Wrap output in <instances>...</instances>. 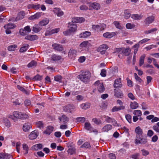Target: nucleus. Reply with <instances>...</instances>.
<instances>
[{
    "label": "nucleus",
    "instance_id": "f257e3e1",
    "mask_svg": "<svg viewBox=\"0 0 159 159\" xmlns=\"http://www.w3.org/2000/svg\"><path fill=\"white\" fill-rule=\"evenodd\" d=\"M91 76V73L89 71H87L79 75L78 78L83 81L87 82L89 80Z\"/></svg>",
    "mask_w": 159,
    "mask_h": 159
},
{
    "label": "nucleus",
    "instance_id": "f03ea898",
    "mask_svg": "<svg viewBox=\"0 0 159 159\" xmlns=\"http://www.w3.org/2000/svg\"><path fill=\"white\" fill-rule=\"evenodd\" d=\"M62 109L64 112L71 113L75 111V107L74 106L68 105L63 106Z\"/></svg>",
    "mask_w": 159,
    "mask_h": 159
},
{
    "label": "nucleus",
    "instance_id": "7ed1b4c3",
    "mask_svg": "<svg viewBox=\"0 0 159 159\" xmlns=\"http://www.w3.org/2000/svg\"><path fill=\"white\" fill-rule=\"evenodd\" d=\"M106 25L102 23L99 25H93L92 28L93 30L98 32L104 30L106 28Z\"/></svg>",
    "mask_w": 159,
    "mask_h": 159
},
{
    "label": "nucleus",
    "instance_id": "20e7f679",
    "mask_svg": "<svg viewBox=\"0 0 159 159\" xmlns=\"http://www.w3.org/2000/svg\"><path fill=\"white\" fill-rule=\"evenodd\" d=\"M74 21L69 22L68 23V27L70 31L73 33L75 32L77 30V26L76 24L73 23Z\"/></svg>",
    "mask_w": 159,
    "mask_h": 159
},
{
    "label": "nucleus",
    "instance_id": "39448f33",
    "mask_svg": "<svg viewBox=\"0 0 159 159\" xmlns=\"http://www.w3.org/2000/svg\"><path fill=\"white\" fill-rule=\"evenodd\" d=\"M147 141V139L143 138L142 135L141 136L136 137L135 140V143L136 144L139 143L144 144L146 143Z\"/></svg>",
    "mask_w": 159,
    "mask_h": 159
},
{
    "label": "nucleus",
    "instance_id": "423d86ee",
    "mask_svg": "<svg viewBox=\"0 0 159 159\" xmlns=\"http://www.w3.org/2000/svg\"><path fill=\"white\" fill-rule=\"evenodd\" d=\"M31 125L30 123H24L22 126V130L24 132H28L31 129Z\"/></svg>",
    "mask_w": 159,
    "mask_h": 159
},
{
    "label": "nucleus",
    "instance_id": "0eeeda50",
    "mask_svg": "<svg viewBox=\"0 0 159 159\" xmlns=\"http://www.w3.org/2000/svg\"><path fill=\"white\" fill-rule=\"evenodd\" d=\"M116 33L115 32H107L103 34V36L105 38L110 39L116 36Z\"/></svg>",
    "mask_w": 159,
    "mask_h": 159
},
{
    "label": "nucleus",
    "instance_id": "6e6552de",
    "mask_svg": "<svg viewBox=\"0 0 159 159\" xmlns=\"http://www.w3.org/2000/svg\"><path fill=\"white\" fill-rule=\"evenodd\" d=\"M121 81V79L120 78L116 80L114 84V87L116 88H121L122 86Z\"/></svg>",
    "mask_w": 159,
    "mask_h": 159
},
{
    "label": "nucleus",
    "instance_id": "1a4fd4ad",
    "mask_svg": "<svg viewBox=\"0 0 159 159\" xmlns=\"http://www.w3.org/2000/svg\"><path fill=\"white\" fill-rule=\"evenodd\" d=\"M154 20V17L153 16H150L147 17L144 20L145 24L149 25L152 23Z\"/></svg>",
    "mask_w": 159,
    "mask_h": 159
},
{
    "label": "nucleus",
    "instance_id": "9d476101",
    "mask_svg": "<svg viewBox=\"0 0 159 159\" xmlns=\"http://www.w3.org/2000/svg\"><path fill=\"white\" fill-rule=\"evenodd\" d=\"M135 132L136 134V137H140L142 135L143 130L139 126H138L136 128Z\"/></svg>",
    "mask_w": 159,
    "mask_h": 159
},
{
    "label": "nucleus",
    "instance_id": "9b49d317",
    "mask_svg": "<svg viewBox=\"0 0 159 159\" xmlns=\"http://www.w3.org/2000/svg\"><path fill=\"white\" fill-rule=\"evenodd\" d=\"M54 128L52 126H48L46 129L44 130L43 133L46 135H50L53 130Z\"/></svg>",
    "mask_w": 159,
    "mask_h": 159
},
{
    "label": "nucleus",
    "instance_id": "f8f14e48",
    "mask_svg": "<svg viewBox=\"0 0 159 159\" xmlns=\"http://www.w3.org/2000/svg\"><path fill=\"white\" fill-rule=\"evenodd\" d=\"M25 15L24 11H21L19 12L17 16L15 21H17L23 19Z\"/></svg>",
    "mask_w": 159,
    "mask_h": 159
},
{
    "label": "nucleus",
    "instance_id": "ddd939ff",
    "mask_svg": "<svg viewBox=\"0 0 159 159\" xmlns=\"http://www.w3.org/2000/svg\"><path fill=\"white\" fill-rule=\"evenodd\" d=\"M91 34V32L89 31H85L81 33L80 34V38H86L89 36Z\"/></svg>",
    "mask_w": 159,
    "mask_h": 159
},
{
    "label": "nucleus",
    "instance_id": "4468645a",
    "mask_svg": "<svg viewBox=\"0 0 159 159\" xmlns=\"http://www.w3.org/2000/svg\"><path fill=\"white\" fill-rule=\"evenodd\" d=\"M38 37L36 35H29L26 36L25 39L30 41H33L37 40L38 39Z\"/></svg>",
    "mask_w": 159,
    "mask_h": 159
},
{
    "label": "nucleus",
    "instance_id": "2eb2a0df",
    "mask_svg": "<svg viewBox=\"0 0 159 159\" xmlns=\"http://www.w3.org/2000/svg\"><path fill=\"white\" fill-rule=\"evenodd\" d=\"M59 31V28H56L51 30L50 31H48L46 32L45 35L46 36L51 35L52 34L57 33Z\"/></svg>",
    "mask_w": 159,
    "mask_h": 159
},
{
    "label": "nucleus",
    "instance_id": "dca6fc26",
    "mask_svg": "<svg viewBox=\"0 0 159 159\" xmlns=\"http://www.w3.org/2000/svg\"><path fill=\"white\" fill-rule=\"evenodd\" d=\"M52 47L54 49L57 51H61L63 48L61 45L57 43H54L52 45Z\"/></svg>",
    "mask_w": 159,
    "mask_h": 159
},
{
    "label": "nucleus",
    "instance_id": "f3484780",
    "mask_svg": "<svg viewBox=\"0 0 159 159\" xmlns=\"http://www.w3.org/2000/svg\"><path fill=\"white\" fill-rule=\"evenodd\" d=\"M60 121L63 123H66L69 120V118L65 115H63L59 118Z\"/></svg>",
    "mask_w": 159,
    "mask_h": 159
},
{
    "label": "nucleus",
    "instance_id": "a211bd4d",
    "mask_svg": "<svg viewBox=\"0 0 159 159\" xmlns=\"http://www.w3.org/2000/svg\"><path fill=\"white\" fill-rule=\"evenodd\" d=\"M125 107L124 106L121 105L120 107L114 106L111 109L112 112L117 111L121 110H124L125 109Z\"/></svg>",
    "mask_w": 159,
    "mask_h": 159
},
{
    "label": "nucleus",
    "instance_id": "6ab92c4d",
    "mask_svg": "<svg viewBox=\"0 0 159 159\" xmlns=\"http://www.w3.org/2000/svg\"><path fill=\"white\" fill-rule=\"evenodd\" d=\"M115 92V96L116 97L121 98L123 97V94L121 91L116 89L114 90Z\"/></svg>",
    "mask_w": 159,
    "mask_h": 159
},
{
    "label": "nucleus",
    "instance_id": "aec40b11",
    "mask_svg": "<svg viewBox=\"0 0 159 159\" xmlns=\"http://www.w3.org/2000/svg\"><path fill=\"white\" fill-rule=\"evenodd\" d=\"M72 20L76 23H82L84 21L85 19L83 17H76L73 18Z\"/></svg>",
    "mask_w": 159,
    "mask_h": 159
},
{
    "label": "nucleus",
    "instance_id": "412c9836",
    "mask_svg": "<svg viewBox=\"0 0 159 159\" xmlns=\"http://www.w3.org/2000/svg\"><path fill=\"white\" fill-rule=\"evenodd\" d=\"M112 128V126L111 125H106L102 128V131L103 132H107Z\"/></svg>",
    "mask_w": 159,
    "mask_h": 159
},
{
    "label": "nucleus",
    "instance_id": "4be33fe9",
    "mask_svg": "<svg viewBox=\"0 0 159 159\" xmlns=\"http://www.w3.org/2000/svg\"><path fill=\"white\" fill-rule=\"evenodd\" d=\"M54 12L58 16H61L63 14V12L58 8H55L53 10Z\"/></svg>",
    "mask_w": 159,
    "mask_h": 159
},
{
    "label": "nucleus",
    "instance_id": "5701e85b",
    "mask_svg": "<svg viewBox=\"0 0 159 159\" xmlns=\"http://www.w3.org/2000/svg\"><path fill=\"white\" fill-rule=\"evenodd\" d=\"M37 134L35 131L32 132L29 136V139L33 140L35 139L37 137Z\"/></svg>",
    "mask_w": 159,
    "mask_h": 159
},
{
    "label": "nucleus",
    "instance_id": "b1692460",
    "mask_svg": "<svg viewBox=\"0 0 159 159\" xmlns=\"http://www.w3.org/2000/svg\"><path fill=\"white\" fill-rule=\"evenodd\" d=\"M90 104L89 103L86 102L82 103L80 105L81 107L83 109L86 110L90 108Z\"/></svg>",
    "mask_w": 159,
    "mask_h": 159
},
{
    "label": "nucleus",
    "instance_id": "393cba45",
    "mask_svg": "<svg viewBox=\"0 0 159 159\" xmlns=\"http://www.w3.org/2000/svg\"><path fill=\"white\" fill-rule=\"evenodd\" d=\"M41 16V14L40 13H37L34 15L32 16L29 17L30 20H33L37 19Z\"/></svg>",
    "mask_w": 159,
    "mask_h": 159
},
{
    "label": "nucleus",
    "instance_id": "a878e982",
    "mask_svg": "<svg viewBox=\"0 0 159 159\" xmlns=\"http://www.w3.org/2000/svg\"><path fill=\"white\" fill-rule=\"evenodd\" d=\"M17 88L19 89L22 91L27 95H29L30 93V91L26 90L23 87L20 86L19 85H17Z\"/></svg>",
    "mask_w": 159,
    "mask_h": 159
},
{
    "label": "nucleus",
    "instance_id": "bb28decb",
    "mask_svg": "<svg viewBox=\"0 0 159 159\" xmlns=\"http://www.w3.org/2000/svg\"><path fill=\"white\" fill-rule=\"evenodd\" d=\"M131 52V50L129 48H124L122 50V53L125 56H128Z\"/></svg>",
    "mask_w": 159,
    "mask_h": 159
},
{
    "label": "nucleus",
    "instance_id": "cd10ccee",
    "mask_svg": "<svg viewBox=\"0 0 159 159\" xmlns=\"http://www.w3.org/2000/svg\"><path fill=\"white\" fill-rule=\"evenodd\" d=\"M90 7L96 10H98L100 8V6L99 4L97 3H93L90 5Z\"/></svg>",
    "mask_w": 159,
    "mask_h": 159
},
{
    "label": "nucleus",
    "instance_id": "c85d7f7f",
    "mask_svg": "<svg viewBox=\"0 0 159 159\" xmlns=\"http://www.w3.org/2000/svg\"><path fill=\"white\" fill-rule=\"evenodd\" d=\"M131 17L134 20H138L141 19L142 18L143 16L141 15L133 14Z\"/></svg>",
    "mask_w": 159,
    "mask_h": 159
},
{
    "label": "nucleus",
    "instance_id": "c756f323",
    "mask_svg": "<svg viewBox=\"0 0 159 159\" xmlns=\"http://www.w3.org/2000/svg\"><path fill=\"white\" fill-rule=\"evenodd\" d=\"M41 29L39 25H35L33 26L32 30L34 32L37 33L39 31L41 30Z\"/></svg>",
    "mask_w": 159,
    "mask_h": 159
},
{
    "label": "nucleus",
    "instance_id": "7c9ffc66",
    "mask_svg": "<svg viewBox=\"0 0 159 159\" xmlns=\"http://www.w3.org/2000/svg\"><path fill=\"white\" fill-rule=\"evenodd\" d=\"M113 24L116 28L119 30H122L123 29V26L120 25L119 21H114L113 22Z\"/></svg>",
    "mask_w": 159,
    "mask_h": 159
},
{
    "label": "nucleus",
    "instance_id": "2f4dec72",
    "mask_svg": "<svg viewBox=\"0 0 159 159\" xmlns=\"http://www.w3.org/2000/svg\"><path fill=\"white\" fill-rule=\"evenodd\" d=\"M62 57L61 56L57 55H53L52 57V60L54 61H57L61 60Z\"/></svg>",
    "mask_w": 159,
    "mask_h": 159
},
{
    "label": "nucleus",
    "instance_id": "473e14b6",
    "mask_svg": "<svg viewBox=\"0 0 159 159\" xmlns=\"http://www.w3.org/2000/svg\"><path fill=\"white\" fill-rule=\"evenodd\" d=\"M17 48V46L16 44L11 45L8 47L7 49L9 51H14Z\"/></svg>",
    "mask_w": 159,
    "mask_h": 159
},
{
    "label": "nucleus",
    "instance_id": "72a5a7b5",
    "mask_svg": "<svg viewBox=\"0 0 159 159\" xmlns=\"http://www.w3.org/2000/svg\"><path fill=\"white\" fill-rule=\"evenodd\" d=\"M138 104L136 102H131L130 104V107L131 109H134L138 107Z\"/></svg>",
    "mask_w": 159,
    "mask_h": 159
},
{
    "label": "nucleus",
    "instance_id": "f704fd0d",
    "mask_svg": "<svg viewBox=\"0 0 159 159\" xmlns=\"http://www.w3.org/2000/svg\"><path fill=\"white\" fill-rule=\"evenodd\" d=\"M88 43V41H84L81 43L79 45V47L81 49H83L87 47Z\"/></svg>",
    "mask_w": 159,
    "mask_h": 159
},
{
    "label": "nucleus",
    "instance_id": "c9c22d12",
    "mask_svg": "<svg viewBox=\"0 0 159 159\" xmlns=\"http://www.w3.org/2000/svg\"><path fill=\"white\" fill-rule=\"evenodd\" d=\"M29 116L28 114L20 112V119L22 120L27 119L29 118Z\"/></svg>",
    "mask_w": 159,
    "mask_h": 159
},
{
    "label": "nucleus",
    "instance_id": "e433bc0d",
    "mask_svg": "<svg viewBox=\"0 0 159 159\" xmlns=\"http://www.w3.org/2000/svg\"><path fill=\"white\" fill-rule=\"evenodd\" d=\"M16 27V25L12 24H8L4 26L5 29H13Z\"/></svg>",
    "mask_w": 159,
    "mask_h": 159
},
{
    "label": "nucleus",
    "instance_id": "4c0bfd02",
    "mask_svg": "<svg viewBox=\"0 0 159 159\" xmlns=\"http://www.w3.org/2000/svg\"><path fill=\"white\" fill-rule=\"evenodd\" d=\"M157 29L156 28H154L150 30L145 31L144 32V34H149L154 33L155 32L157 31Z\"/></svg>",
    "mask_w": 159,
    "mask_h": 159
},
{
    "label": "nucleus",
    "instance_id": "58836bf2",
    "mask_svg": "<svg viewBox=\"0 0 159 159\" xmlns=\"http://www.w3.org/2000/svg\"><path fill=\"white\" fill-rule=\"evenodd\" d=\"M42 145L41 144L39 143L34 145L32 147V148L34 150L37 151L39 149H41L42 148Z\"/></svg>",
    "mask_w": 159,
    "mask_h": 159
},
{
    "label": "nucleus",
    "instance_id": "ea45409f",
    "mask_svg": "<svg viewBox=\"0 0 159 159\" xmlns=\"http://www.w3.org/2000/svg\"><path fill=\"white\" fill-rule=\"evenodd\" d=\"M146 55L145 54H143L141 56L140 58L139 66H141L144 63V59L145 58Z\"/></svg>",
    "mask_w": 159,
    "mask_h": 159
},
{
    "label": "nucleus",
    "instance_id": "a19ab883",
    "mask_svg": "<svg viewBox=\"0 0 159 159\" xmlns=\"http://www.w3.org/2000/svg\"><path fill=\"white\" fill-rule=\"evenodd\" d=\"M29 45L26 44L22 47L20 50V52H24L26 51L28 48Z\"/></svg>",
    "mask_w": 159,
    "mask_h": 159
},
{
    "label": "nucleus",
    "instance_id": "79ce46f5",
    "mask_svg": "<svg viewBox=\"0 0 159 159\" xmlns=\"http://www.w3.org/2000/svg\"><path fill=\"white\" fill-rule=\"evenodd\" d=\"M108 48V46L106 44H103L100 45L98 48V49L106 51V50Z\"/></svg>",
    "mask_w": 159,
    "mask_h": 159
},
{
    "label": "nucleus",
    "instance_id": "37998d69",
    "mask_svg": "<svg viewBox=\"0 0 159 159\" xmlns=\"http://www.w3.org/2000/svg\"><path fill=\"white\" fill-rule=\"evenodd\" d=\"M14 116L16 120L18 119H20V112L18 111H15L13 112Z\"/></svg>",
    "mask_w": 159,
    "mask_h": 159
},
{
    "label": "nucleus",
    "instance_id": "c03bdc74",
    "mask_svg": "<svg viewBox=\"0 0 159 159\" xmlns=\"http://www.w3.org/2000/svg\"><path fill=\"white\" fill-rule=\"evenodd\" d=\"M23 149L25 151V152L24 154H26L28 152L29 147L25 143H23L22 145Z\"/></svg>",
    "mask_w": 159,
    "mask_h": 159
},
{
    "label": "nucleus",
    "instance_id": "a18cd8bd",
    "mask_svg": "<svg viewBox=\"0 0 159 159\" xmlns=\"http://www.w3.org/2000/svg\"><path fill=\"white\" fill-rule=\"evenodd\" d=\"M84 128L88 130H90L92 128L89 122H86L84 124Z\"/></svg>",
    "mask_w": 159,
    "mask_h": 159
},
{
    "label": "nucleus",
    "instance_id": "49530a36",
    "mask_svg": "<svg viewBox=\"0 0 159 159\" xmlns=\"http://www.w3.org/2000/svg\"><path fill=\"white\" fill-rule=\"evenodd\" d=\"M126 27L128 29H131L134 28L135 27V25L133 24L129 23L126 24Z\"/></svg>",
    "mask_w": 159,
    "mask_h": 159
},
{
    "label": "nucleus",
    "instance_id": "de8ad7c7",
    "mask_svg": "<svg viewBox=\"0 0 159 159\" xmlns=\"http://www.w3.org/2000/svg\"><path fill=\"white\" fill-rule=\"evenodd\" d=\"M5 125L7 127H9L11 126L10 122L8 120L7 118H4L3 119Z\"/></svg>",
    "mask_w": 159,
    "mask_h": 159
},
{
    "label": "nucleus",
    "instance_id": "09e8293b",
    "mask_svg": "<svg viewBox=\"0 0 159 159\" xmlns=\"http://www.w3.org/2000/svg\"><path fill=\"white\" fill-rule=\"evenodd\" d=\"M37 62L34 61H32L27 65V67H32L36 66Z\"/></svg>",
    "mask_w": 159,
    "mask_h": 159
},
{
    "label": "nucleus",
    "instance_id": "8fccbe9b",
    "mask_svg": "<svg viewBox=\"0 0 159 159\" xmlns=\"http://www.w3.org/2000/svg\"><path fill=\"white\" fill-rule=\"evenodd\" d=\"M49 22V20H46L40 21L39 22V25L44 26L47 25Z\"/></svg>",
    "mask_w": 159,
    "mask_h": 159
},
{
    "label": "nucleus",
    "instance_id": "3c124183",
    "mask_svg": "<svg viewBox=\"0 0 159 159\" xmlns=\"http://www.w3.org/2000/svg\"><path fill=\"white\" fill-rule=\"evenodd\" d=\"M133 114L137 116H140L142 115V112L139 110H134L133 112Z\"/></svg>",
    "mask_w": 159,
    "mask_h": 159
},
{
    "label": "nucleus",
    "instance_id": "603ef678",
    "mask_svg": "<svg viewBox=\"0 0 159 159\" xmlns=\"http://www.w3.org/2000/svg\"><path fill=\"white\" fill-rule=\"evenodd\" d=\"M36 125L39 128H42L43 127V124L42 121H39L36 122Z\"/></svg>",
    "mask_w": 159,
    "mask_h": 159
},
{
    "label": "nucleus",
    "instance_id": "864d4df0",
    "mask_svg": "<svg viewBox=\"0 0 159 159\" xmlns=\"http://www.w3.org/2000/svg\"><path fill=\"white\" fill-rule=\"evenodd\" d=\"M75 148H70L68 149V152L70 155H72L75 154Z\"/></svg>",
    "mask_w": 159,
    "mask_h": 159
},
{
    "label": "nucleus",
    "instance_id": "5fc2aeb1",
    "mask_svg": "<svg viewBox=\"0 0 159 159\" xmlns=\"http://www.w3.org/2000/svg\"><path fill=\"white\" fill-rule=\"evenodd\" d=\"M62 79V77L60 75H58L54 77V80L59 82H61Z\"/></svg>",
    "mask_w": 159,
    "mask_h": 159
},
{
    "label": "nucleus",
    "instance_id": "6e6d98bb",
    "mask_svg": "<svg viewBox=\"0 0 159 159\" xmlns=\"http://www.w3.org/2000/svg\"><path fill=\"white\" fill-rule=\"evenodd\" d=\"M104 89L102 83L100 84V85L98 88V90L100 92H102L104 90Z\"/></svg>",
    "mask_w": 159,
    "mask_h": 159
},
{
    "label": "nucleus",
    "instance_id": "4d7b16f0",
    "mask_svg": "<svg viewBox=\"0 0 159 159\" xmlns=\"http://www.w3.org/2000/svg\"><path fill=\"white\" fill-rule=\"evenodd\" d=\"M90 144L88 142H85L84 143L81 147L80 148H89L90 147Z\"/></svg>",
    "mask_w": 159,
    "mask_h": 159
},
{
    "label": "nucleus",
    "instance_id": "13d9d810",
    "mask_svg": "<svg viewBox=\"0 0 159 159\" xmlns=\"http://www.w3.org/2000/svg\"><path fill=\"white\" fill-rule=\"evenodd\" d=\"M92 120L97 125H99L102 123V121L96 118L93 119Z\"/></svg>",
    "mask_w": 159,
    "mask_h": 159
},
{
    "label": "nucleus",
    "instance_id": "bf43d9fd",
    "mask_svg": "<svg viewBox=\"0 0 159 159\" xmlns=\"http://www.w3.org/2000/svg\"><path fill=\"white\" fill-rule=\"evenodd\" d=\"M125 117L126 120L129 123H131L132 122L131 116L129 114H127L125 115Z\"/></svg>",
    "mask_w": 159,
    "mask_h": 159
},
{
    "label": "nucleus",
    "instance_id": "052dcab7",
    "mask_svg": "<svg viewBox=\"0 0 159 159\" xmlns=\"http://www.w3.org/2000/svg\"><path fill=\"white\" fill-rule=\"evenodd\" d=\"M19 32L20 34L23 36L26 35L27 34L26 31L24 30V29H20V30Z\"/></svg>",
    "mask_w": 159,
    "mask_h": 159
},
{
    "label": "nucleus",
    "instance_id": "680f3d73",
    "mask_svg": "<svg viewBox=\"0 0 159 159\" xmlns=\"http://www.w3.org/2000/svg\"><path fill=\"white\" fill-rule=\"evenodd\" d=\"M71 33H72L70 31L69 29L63 32V34L65 36L69 35L71 34Z\"/></svg>",
    "mask_w": 159,
    "mask_h": 159
},
{
    "label": "nucleus",
    "instance_id": "e2e57ef3",
    "mask_svg": "<svg viewBox=\"0 0 159 159\" xmlns=\"http://www.w3.org/2000/svg\"><path fill=\"white\" fill-rule=\"evenodd\" d=\"M134 74L135 78L136 80L139 83H141L142 82V80L138 76L136 73H135Z\"/></svg>",
    "mask_w": 159,
    "mask_h": 159
},
{
    "label": "nucleus",
    "instance_id": "0e129e2a",
    "mask_svg": "<svg viewBox=\"0 0 159 159\" xmlns=\"http://www.w3.org/2000/svg\"><path fill=\"white\" fill-rule=\"evenodd\" d=\"M150 40V39L147 38H145L143 39L142 40H140L139 41V43L140 44H143V43H145L149 41Z\"/></svg>",
    "mask_w": 159,
    "mask_h": 159
},
{
    "label": "nucleus",
    "instance_id": "69168bd1",
    "mask_svg": "<svg viewBox=\"0 0 159 159\" xmlns=\"http://www.w3.org/2000/svg\"><path fill=\"white\" fill-rule=\"evenodd\" d=\"M128 96L129 98L133 100H134L135 98L134 96L133 95V93H128Z\"/></svg>",
    "mask_w": 159,
    "mask_h": 159
},
{
    "label": "nucleus",
    "instance_id": "338daca9",
    "mask_svg": "<svg viewBox=\"0 0 159 159\" xmlns=\"http://www.w3.org/2000/svg\"><path fill=\"white\" fill-rule=\"evenodd\" d=\"M142 154L143 156H146L149 154V152L146 150L143 149L141 150Z\"/></svg>",
    "mask_w": 159,
    "mask_h": 159
},
{
    "label": "nucleus",
    "instance_id": "774afa93",
    "mask_svg": "<svg viewBox=\"0 0 159 159\" xmlns=\"http://www.w3.org/2000/svg\"><path fill=\"white\" fill-rule=\"evenodd\" d=\"M152 129L156 132L159 133V127L155 125L153 126Z\"/></svg>",
    "mask_w": 159,
    "mask_h": 159
}]
</instances>
